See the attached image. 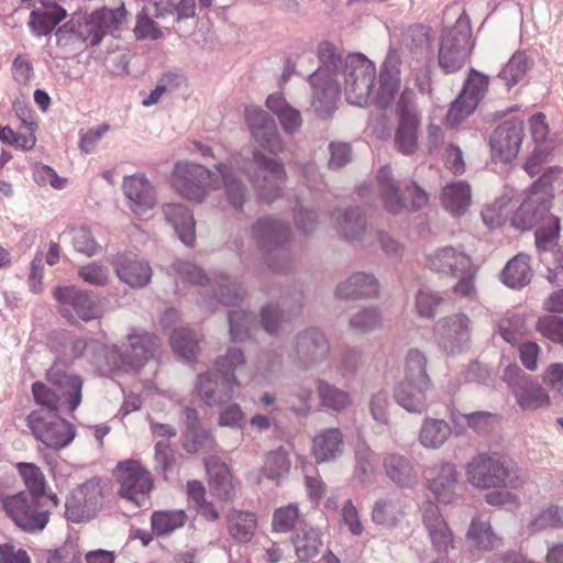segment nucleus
I'll return each mask as SVG.
<instances>
[{
  "label": "nucleus",
  "instance_id": "32",
  "mask_svg": "<svg viewBox=\"0 0 563 563\" xmlns=\"http://www.w3.org/2000/svg\"><path fill=\"white\" fill-rule=\"evenodd\" d=\"M213 283V296H202L198 302L200 307L212 310L218 303L236 306L243 300L244 289L240 282L232 280L224 273H216Z\"/></svg>",
  "mask_w": 563,
  "mask_h": 563
},
{
  "label": "nucleus",
  "instance_id": "63",
  "mask_svg": "<svg viewBox=\"0 0 563 563\" xmlns=\"http://www.w3.org/2000/svg\"><path fill=\"white\" fill-rule=\"evenodd\" d=\"M172 269L179 278L190 284L206 285L210 282V278L200 267L188 261H175Z\"/></svg>",
  "mask_w": 563,
  "mask_h": 563
},
{
  "label": "nucleus",
  "instance_id": "37",
  "mask_svg": "<svg viewBox=\"0 0 563 563\" xmlns=\"http://www.w3.org/2000/svg\"><path fill=\"white\" fill-rule=\"evenodd\" d=\"M343 434L339 428H328L314 435L312 454L317 463L331 462L343 453Z\"/></svg>",
  "mask_w": 563,
  "mask_h": 563
},
{
  "label": "nucleus",
  "instance_id": "27",
  "mask_svg": "<svg viewBox=\"0 0 563 563\" xmlns=\"http://www.w3.org/2000/svg\"><path fill=\"white\" fill-rule=\"evenodd\" d=\"M471 257L459 247H439L427 256L428 267L443 276L457 277L460 272H467Z\"/></svg>",
  "mask_w": 563,
  "mask_h": 563
},
{
  "label": "nucleus",
  "instance_id": "8",
  "mask_svg": "<svg viewBox=\"0 0 563 563\" xmlns=\"http://www.w3.org/2000/svg\"><path fill=\"white\" fill-rule=\"evenodd\" d=\"M340 74L344 79L346 101L361 108L369 104L376 79L375 64L361 53L342 55Z\"/></svg>",
  "mask_w": 563,
  "mask_h": 563
},
{
  "label": "nucleus",
  "instance_id": "16",
  "mask_svg": "<svg viewBox=\"0 0 563 563\" xmlns=\"http://www.w3.org/2000/svg\"><path fill=\"white\" fill-rule=\"evenodd\" d=\"M128 344L118 350L123 371L137 373L147 362L159 355L161 340L148 332L133 333L128 336Z\"/></svg>",
  "mask_w": 563,
  "mask_h": 563
},
{
  "label": "nucleus",
  "instance_id": "28",
  "mask_svg": "<svg viewBox=\"0 0 563 563\" xmlns=\"http://www.w3.org/2000/svg\"><path fill=\"white\" fill-rule=\"evenodd\" d=\"M457 472L454 464L441 462L428 472V488L442 504H451L455 497Z\"/></svg>",
  "mask_w": 563,
  "mask_h": 563
},
{
  "label": "nucleus",
  "instance_id": "24",
  "mask_svg": "<svg viewBox=\"0 0 563 563\" xmlns=\"http://www.w3.org/2000/svg\"><path fill=\"white\" fill-rule=\"evenodd\" d=\"M122 189L129 208L137 216L147 213L156 205V190L143 173L125 176Z\"/></svg>",
  "mask_w": 563,
  "mask_h": 563
},
{
  "label": "nucleus",
  "instance_id": "4",
  "mask_svg": "<svg viewBox=\"0 0 563 563\" xmlns=\"http://www.w3.org/2000/svg\"><path fill=\"white\" fill-rule=\"evenodd\" d=\"M250 233L263 251L269 271L285 274L294 268L295 257L290 249L292 234L288 223L273 216L261 217L252 224Z\"/></svg>",
  "mask_w": 563,
  "mask_h": 563
},
{
  "label": "nucleus",
  "instance_id": "25",
  "mask_svg": "<svg viewBox=\"0 0 563 563\" xmlns=\"http://www.w3.org/2000/svg\"><path fill=\"white\" fill-rule=\"evenodd\" d=\"M88 33L91 36V46H97L101 43L106 34L114 35L120 31L126 22V10L124 4L118 8H101L93 11L87 19Z\"/></svg>",
  "mask_w": 563,
  "mask_h": 563
},
{
  "label": "nucleus",
  "instance_id": "21",
  "mask_svg": "<svg viewBox=\"0 0 563 563\" xmlns=\"http://www.w3.org/2000/svg\"><path fill=\"white\" fill-rule=\"evenodd\" d=\"M523 139V124L518 120H508L499 124L489 137L494 157L501 162H511L518 154Z\"/></svg>",
  "mask_w": 563,
  "mask_h": 563
},
{
  "label": "nucleus",
  "instance_id": "57",
  "mask_svg": "<svg viewBox=\"0 0 563 563\" xmlns=\"http://www.w3.org/2000/svg\"><path fill=\"white\" fill-rule=\"evenodd\" d=\"M487 88L488 77L475 69H471L461 95L468 99L473 107H477L479 101L485 97Z\"/></svg>",
  "mask_w": 563,
  "mask_h": 563
},
{
  "label": "nucleus",
  "instance_id": "39",
  "mask_svg": "<svg viewBox=\"0 0 563 563\" xmlns=\"http://www.w3.org/2000/svg\"><path fill=\"white\" fill-rule=\"evenodd\" d=\"M452 433L451 426L443 419L427 417L422 420L418 440L426 449H440Z\"/></svg>",
  "mask_w": 563,
  "mask_h": 563
},
{
  "label": "nucleus",
  "instance_id": "1",
  "mask_svg": "<svg viewBox=\"0 0 563 563\" xmlns=\"http://www.w3.org/2000/svg\"><path fill=\"white\" fill-rule=\"evenodd\" d=\"M220 184L230 206L243 210V205L249 197L246 185L236 176V172L244 173L253 185L257 197L266 203H272L283 195V188L287 174L282 162L266 156L262 151L252 152V161L246 163L240 155H232L223 163L214 165Z\"/></svg>",
  "mask_w": 563,
  "mask_h": 563
},
{
  "label": "nucleus",
  "instance_id": "52",
  "mask_svg": "<svg viewBox=\"0 0 563 563\" xmlns=\"http://www.w3.org/2000/svg\"><path fill=\"white\" fill-rule=\"evenodd\" d=\"M294 547L300 561H311L319 554L322 547L320 532L313 528H303L294 538Z\"/></svg>",
  "mask_w": 563,
  "mask_h": 563
},
{
  "label": "nucleus",
  "instance_id": "41",
  "mask_svg": "<svg viewBox=\"0 0 563 563\" xmlns=\"http://www.w3.org/2000/svg\"><path fill=\"white\" fill-rule=\"evenodd\" d=\"M290 466L288 452L279 446L265 454L262 473L267 479L279 485L288 476Z\"/></svg>",
  "mask_w": 563,
  "mask_h": 563
},
{
  "label": "nucleus",
  "instance_id": "7",
  "mask_svg": "<svg viewBox=\"0 0 563 563\" xmlns=\"http://www.w3.org/2000/svg\"><path fill=\"white\" fill-rule=\"evenodd\" d=\"M466 476L473 486L481 488H517L522 483L515 463L497 453L474 456L466 465Z\"/></svg>",
  "mask_w": 563,
  "mask_h": 563
},
{
  "label": "nucleus",
  "instance_id": "18",
  "mask_svg": "<svg viewBox=\"0 0 563 563\" xmlns=\"http://www.w3.org/2000/svg\"><path fill=\"white\" fill-rule=\"evenodd\" d=\"M102 501L98 481L89 479L71 490L65 501V517L73 522H82L92 518Z\"/></svg>",
  "mask_w": 563,
  "mask_h": 563
},
{
  "label": "nucleus",
  "instance_id": "2",
  "mask_svg": "<svg viewBox=\"0 0 563 563\" xmlns=\"http://www.w3.org/2000/svg\"><path fill=\"white\" fill-rule=\"evenodd\" d=\"M561 169L553 167L544 172L527 190L526 198L511 217V225L520 231L537 227L536 247L539 255H547L558 245L560 220L549 213L553 200V183Z\"/></svg>",
  "mask_w": 563,
  "mask_h": 563
},
{
  "label": "nucleus",
  "instance_id": "5",
  "mask_svg": "<svg viewBox=\"0 0 563 563\" xmlns=\"http://www.w3.org/2000/svg\"><path fill=\"white\" fill-rule=\"evenodd\" d=\"M58 504L56 494L33 496L24 493L5 495L0 492V506L5 516L16 528L30 534L40 533L47 527L52 511Z\"/></svg>",
  "mask_w": 563,
  "mask_h": 563
},
{
  "label": "nucleus",
  "instance_id": "6",
  "mask_svg": "<svg viewBox=\"0 0 563 563\" xmlns=\"http://www.w3.org/2000/svg\"><path fill=\"white\" fill-rule=\"evenodd\" d=\"M318 58L320 66L309 76L312 87L311 106L319 118L328 119L336 110L340 96L338 77L342 55L335 53L332 44L322 42L318 47Z\"/></svg>",
  "mask_w": 563,
  "mask_h": 563
},
{
  "label": "nucleus",
  "instance_id": "11",
  "mask_svg": "<svg viewBox=\"0 0 563 563\" xmlns=\"http://www.w3.org/2000/svg\"><path fill=\"white\" fill-rule=\"evenodd\" d=\"M172 185L184 198L200 202L211 190L220 187V179L219 175L200 164L178 162L173 170Z\"/></svg>",
  "mask_w": 563,
  "mask_h": 563
},
{
  "label": "nucleus",
  "instance_id": "43",
  "mask_svg": "<svg viewBox=\"0 0 563 563\" xmlns=\"http://www.w3.org/2000/svg\"><path fill=\"white\" fill-rule=\"evenodd\" d=\"M257 528L253 512L233 510L228 516V529L231 537L239 543L250 542Z\"/></svg>",
  "mask_w": 563,
  "mask_h": 563
},
{
  "label": "nucleus",
  "instance_id": "60",
  "mask_svg": "<svg viewBox=\"0 0 563 563\" xmlns=\"http://www.w3.org/2000/svg\"><path fill=\"white\" fill-rule=\"evenodd\" d=\"M399 77L379 74V87L376 91H373L371 103L376 104L380 109L387 108L395 98V93L399 88Z\"/></svg>",
  "mask_w": 563,
  "mask_h": 563
},
{
  "label": "nucleus",
  "instance_id": "62",
  "mask_svg": "<svg viewBox=\"0 0 563 563\" xmlns=\"http://www.w3.org/2000/svg\"><path fill=\"white\" fill-rule=\"evenodd\" d=\"M32 394L35 402L42 407L41 409L52 410L56 413L63 409L56 388L52 389L42 382H35L32 384Z\"/></svg>",
  "mask_w": 563,
  "mask_h": 563
},
{
  "label": "nucleus",
  "instance_id": "22",
  "mask_svg": "<svg viewBox=\"0 0 563 563\" xmlns=\"http://www.w3.org/2000/svg\"><path fill=\"white\" fill-rule=\"evenodd\" d=\"M420 510L432 549L439 554H448L450 550L454 549V538L439 507L432 501H426Z\"/></svg>",
  "mask_w": 563,
  "mask_h": 563
},
{
  "label": "nucleus",
  "instance_id": "53",
  "mask_svg": "<svg viewBox=\"0 0 563 563\" xmlns=\"http://www.w3.org/2000/svg\"><path fill=\"white\" fill-rule=\"evenodd\" d=\"M420 120H400L395 132V146L404 155H411L418 148Z\"/></svg>",
  "mask_w": 563,
  "mask_h": 563
},
{
  "label": "nucleus",
  "instance_id": "26",
  "mask_svg": "<svg viewBox=\"0 0 563 563\" xmlns=\"http://www.w3.org/2000/svg\"><path fill=\"white\" fill-rule=\"evenodd\" d=\"M119 279L133 288L146 286L152 278L150 264L133 253H120L112 260Z\"/></svg>",
  "mask_w": 563,
  "mask_h": 563
},
{
  "label": "nucleus",
  "instance_id": "33",
  "mask_svg": "<svg viewBox=\"0 0 563 563\" xmlns=\"http://www.w3.org/2000/svg\"><path fill=\"white\" fill-rule=\"evenodd\" d=\"M432 385L401 380L394 389V398L398 406L410 413L421 415L428 409V393Z\"/></svg>",
  "mask_w": 563,
  "mask_h": 563
},
{
  "label": "nucleus",
  "instance_id": "35",
  "mask_svg": "<svg viewBox=\"0 0 563 563\" xmlns=\"http://www.w3.org/2000/svg\"><path fill=\"white\" fill-rule=\"evenodd\" d=\"M163 212L178 239L185 245L192 246L196 242V222L192 212L180 203H166L163 207Z\"/></svg>",
  "mask_w": 563,
  "mask_h": 563
},
{
  "label": "nucleus",
  "instance_id": "55",
  "mask_svg": "<svg viewBox=\"0 0 563 563\" xmlns=\"http://www.w3.org/2000/svg\"><path fill=\"white\" fill-rule=\"evenodd\" d=\"M498 332L509 344H518L522 336L528 333V325L525 317L521 314L504 317L498 322Z\"/></svg>",
  "mask_w": 563,
  "mask_h": 563
},
{
  "label": "nucleus",
  "instance_id": "51",
  "mask_svg": "<svg viewBox=\"0 0 563 563\" xmlns=\"http://www.w3.org/2000/svg\"><path fill=\"white\" fill-rule=\"evenodd\" d=\"M427 356L418 349H410L405 356V376L402 380L432 385L427 373Z\"/></svg>",
  "mask_w": 563,
  "mask_h": 563
},
{
  "label": "nucleus",
  "instance_id": "36",
  "mask_svg": "<svg viewBox=\"0 0 563 563\" xmlns=\"http://www.w3.org/2000/svg\"><path fill=\"white\" fill-rule=\"evenodd\" d=\"M383 468L386 476L400 488L412 487L418 481L413 463L402 454H386L383 459Z\"/></svg>",
  "mask_w": 563,
  "mask_h": 563
},
{
  "label": "nucleus",
  "instance_id": "50",
  "mask_svg": "<svg viewBox=\"0 0 563 563\" xmlns=\"http://www.w3.org/2000/svg\"><path fill=\"white\" fill-rule=\"evenodd\" d=\"M170 345L177 355L187 361H192L199 351V339L194 330L178 328L170 335Z\"/></svg>",
  "mask_w": 563,
  "mask_h": 563
},
{
  "label": "nucleus",
  "instance_id": "23",
  "mask_svg": "<svg viewBox=\"0 0 563 563\" xmlns=\"http://www.w3.org/2000/svg\"><path fill=\"white\" fill-rule=\"evenodd\" d=\"M48 383L56 388L63 409L74 412L81 402L84 382L80 376L68 374L58 363L46 372Z\"/></svg>",
  "mask_w": 563,
  "mask_h": 563
},
{
  "label": "nucleus",
  "instance_id": "47",
  "mask_svg": "<svg viewBox=\"0 0 563 563\" xmlns=\"http://www.w3.org/2000/svg\"><path fill=\"white\" fill-rule=\"evenodd\" d=\"M466 537L481 551H490L500 544V539L494 533L490 523L481 518H473Z\"/></svg>",
  "mask_w": 563,
  "mask_h": 563
},
{
  "label": "nucleus",
  "instance_id": "19",
  "mask_svg": "<svg viewBox=\"0 0 563 563\" xmlns=\"http://www.w3.org/2000/svg\"><path fill=\"white\" fill-rule=\"evenodd\" d=\"M245 121L256 143L267 152L277 155L283 153L285 144L278 132L275 119L257 107L245 108Z\"/></svg>",
  "mask_w": 563,
  "mask_h": 563
},
{
  "label": "nucleus",
  "instance_id": "30",
  "mask_svg": "<svg viewBox=\"0 0 563 563\" xmlns=\"http://www.w3.org/2000/svg\"><path fill=\"white\" fill-rule=\"evenodd\" d=\"M379 282L367 272H355L335 287V296L341 299H371L379 295Z\"/></svg>",
  "mask_w": 563,
  "mask_h": 563
},
{
  "label": "nucleus",
  "instance_id": "42",
  "mask_svg": "<svg viewBox=\"0 0 563 563\" xmlns=\"http://www.w3.org/2000/svg\"><path fill=\"white\" fill-rule=\"evenodd\" d=\"M317 390L320 399V405L327 411L342 412L352 402L351 396L346 390H343L334 385H331L324 379H317Z\"/></svg>",
  "mask_w": 563,
  "mask_h": 563
},
{
  "label": "nucleus",
  "instance_id": "44",
  "mask_svg": "<svg viewBox=\"0 0 563 563\" xmlns=\"http://www.w3.org/2000/svg\"><path fill=\"white\" fill-rule=\"evenodd\" d=\"M55 36L59 47L67 51H79L87 44L91 45L92 35H90V32L88 33L87 22L85 21L84 24H79L77 27L65 23L56 30Z\"/></svg>",
  "mask_w": 563,
  "mask_h": 563
},
{
  "label": "nucleus",
  "instance_id": "45",
  "mask_svg": "<svg viewBox=\"0 0 563 563\" xmlns=\"http://www.w3.org/2000/svg\"><path fill=\"white\" fill-rule=\"evenodd\" d=\"M88 343L79 336L67 331L56 334L54 349L57 353L58 364H67L82 355Z\"/></svg>",
  "mask_w": 563,
  "mask_h": 563
},
{
  "label": "nucleus",
  "instance_id": "10",
  "mask_svg": "<svg viewBox=\"0 0 563 563\" xmlns=\"http://www.w3.org/2000/svg\"><path fill=\"white\" fill-rule=\"evenodd\" d=\"M377 183L385 209L390 213L404 210H418L427 206L429 196L415 181H396L389 166L377 173Z\"/></svg>",
  "mask_w": 563,
  "mask_h": 563
},
{
  "label": "nucleus",
  "instance_id": "46",
  "mask_svg": "<svg viewBox=\"0 0 563 563\" xmlns=\"http://www.w3.org/2000/svg\"><path fill=\"white\" fill-rule=\"evenodd\" d=\"M229 334L233 342H244L252 338L256 328L255 314L247 310H233L228 313Z\"/></svg>",
  "mask_w": 563,
  "mask_h": 563
},
{
  "label": "nucleus",
  "instance_id": "12",
  "mask_svg": "<svg viewBox=\"0 0 563 563\" xmlns=\"http://www.w3.org/2000/svg\"><path fill=\"white\" fill-rule=\"evenodd\" d=\"M34 437L47 448H66L75 438L74 427L52 410H33L26 418Z\"/></svg>",
  "mask_w": 563,
  "mask_h": 563
},
{
  "label": "nucleus",
  "instance_id": "38",
  "mask_svg": "<svg viewBox=\"0 0 563 563\" xmlns=\"http://www.w3.org/2000/svg\"><path fill=\"white\" fill-rule=\"evenodd\" d=\"M472 202L470 185L463 180L446 184L441 191V203L453 217L464 214Z\"/></svg>",
  "mask_w": 563,
  "mask_h": 563
},
{
  "label": "nucleus",
  "instance_id": "15",
  "mask_svg": "<svg viewBox=\"0 0 563 563\" xmlns=\"http://www.w3.org/2000/svg\"><path fill=\"white\" fill-rule=\"evenodd\" d=\"M503 379L511 389L521 409H538L550 405V397L544 388L518 365L507 366Z\"/></svg>",
  "mask_w": 563,
  "mask_h": 563
},
{
  "label": "nucleus",
  "instance_id": "13",
  "mask_svg": "<svg viewBox=\"0 0 563 563\" xmlns=\"http://www.w3.org/2000/svg\"><path fill=\"white\" fill-rule=\"evenodd\" d=\"M115 476L120 484L121 498L137 508L147 505L148 495L153 489V477L140 462L135 460L120 462L117 465Z\"/></svg>",
  "mask_w": 563,
  "mask_h": 563
},
{
  "label": "nucleus",
  "instance_id": "14",
  "mask_svg": "<svg viewBox=\"0 0 563 563\" xmlns=\"http://www.w3.org/2000/svg\"><path fill=\"white\" fill-rule=\"evenodd\" d=\"M53 297L60 314L70 323L76 322V318L88 322L98 316L97 299L91 291L74 285L57 286L53 290Z\"/></svg>",
  "mask_w": 563,
  "mask_h": 563
},
{
  "label": "nucleus",
  "instance_id": "54",
  "mask_svg": "<svg viewBox=\"0 0 563 563\" xmlns=\"http://www.w3.org/2000/svg\"><path fill=\"white\" fill-rule=\"evenodd\" d=\"M16 470L26 487V490L22 493L32 494L33 496L49 495L45 493V476L37 465L34 463L20 462L16 464Z\"/></svg>",
  "mask_w": 563,
  "mask_h": 563
},
{
  "label": "nucleus",
  "instance_id": "49",
  "mask_svg": "<svg viewBox=\"0 0 563 563\" xmlns=\"http://www.w3.org/2000/svg\"><path fill=\"white\" fill-rule=\"evenodd\" d=\"M531 66V60L525 52H516L508 63L498 74V78L504 81L506 88L510 90L514 86L521 82Z\"/></svg>",
  "mask_w": 563,
  "mask_h": 563
},
{
  "label": "nucleus",
  "instance_id": "29",
  "mask_svg": "<svg viewBox=\"0 0 563 563\" xmlns=\"http://www.w3.org/2000/svg\"><path fill=\"white\" fill-rule=\"evenodd\" d=\"M407 497L400 493H388L378 498L372 508V520L387 529L397 527L406 515Z\"/></svg>",
  "mask_w": 563,
  "mask_h": 563
},
{
  "label": "nucleus",
  "instance_id": "17",
  "mask_svg": "<svg viewBox=\"0 0 563 563\" xmlns=\"http://www.w3.org/2000/svg\"><path fill=\"white\" fill-rule=\"evenodd\" d=\"M470 323L468 317L464 313L440 319L434 327V339L439 347L449 355L465 351L471 336Z\"/></svg>",
  "mask_w": 563,
  "mask_h": 563
},
{
  "label": "nucleus",
  "instance_id": "20",
  "mask_svg": "<svg viewBox=\"0 0 563 563\" xmlns=\"http://www.w3.org/2000/svg\"><path fill=\"white\" fill-rule=\"evenodd\" d=\"M294 351L298 364L310 368L328 358L330 343L320 329L308 328L296 335Z\"/></svg>",
  "mask_w": 563,
  "mask_h": 563
},
{
  "label": "nucleus",
  "instance_id": "9",
  "mask_svg": "<svg viewBox=\"0 0 563 563\" xmlns=\"http://www.w3.org/2000/svg\"><path fill=\"white\" fill-rule=\"evenodd\" d=\"M475 45L471 21L463 12L454 25L442 31L439 48V65L446 73L460 70L468 59Z\"/></svg>",
  "mask_w": 563,
  "mask_h": 563
},
{
  "label": "nucleus",
  "instance_id": "58",
  "mask_svg": "<svg viewBox=\"0 0 563 563\" xmlns=\"http://www.w3.org/2000/svg\"><path fill=\"white\" fill-rule=\"evenodd\" d=\"M382 324V314L376 307H366L354 313L350 319V328L367 333L378 329Z\"/></svg>",
  "mask_w": 563,
  "mask_h": 563
},
{
  "label": "nucleus",
  "instance_id": "40",
  "mask_svg": "<svg viewBox=\"0 0 563 563\" xmlns=\"http://www.w3.org/2000/svg\"><path fill=\"white\" fill-rule=\"evenodd\" d=\"M532 277L529 265V256L518 254L511 258L501 272V282L510 288H522L528 285Z\"/></svg>",
  "mask_w": 563,
  "mask_h": 563
},
{
  "label": "nucleus",
  "instance_id": "31",
  "mask_svg": "<svg viewBox=\"0 0 563 563\" xmlns=\"http://www.w3.org/2000/svg\"><path fill=\"white\" fill-rule=\"evenodd\" d=\"M331 220L340 236L347 242H360L365 236L366 220L358 207L335 208Z\"/></svg>",
  "mask_w": 563,
  "mask_h": 563
},
{
  "label": "nucleus",
  "instance_id": "59",
  "mask_svg": "<svg viewBox=\"0 0 563 563\" xmlns=\"http://www.w3.org/2000/svg\"><path fill=\"white\" fill-rule=\"evenodd\" d=\"M283 356L277 351L263 352L256 363V373L265 380L271 382L282 372Z\"/></svg>",
  "mask_w": 563,
  "mask_h": 563
},
{
  "label": "nucleus",
  "instance_id": "61",
  "mask_svg": "<svg viewBox=\"0 0 563 563\" xmlns=\"http://www.w3.org/2000/svg\"><path fill=\"white\" fill-rule=\"evenodd\" d=\"M444 302L443 297L433 290L421 289L416 295V309L419 316L432 318Z\"/></svg>",
  "mask_w": 563,
  "mask_h": 563
},
{
  "label": "nucleus",
  "instance_id": "3",
  "mask_svg": "<svg viewBox=\"0 0 563 563\" xmlns=\"http://www.w3.org/2000/svg\"><path fill=\"white\" fill-rule=\"evenodd\" d=\"M245 364V355L239 347H229L216 358L213 369L199 374L195 388L207 407H222L234 396L241 385L236 371Z\"/></svg>",
  "mask_w": 563,
  "mask_h": 563
},
{
  "label": "nucleus",
  "instance_id": "34",
  "mask_svg": "<svg viewBox=\"0 0 563 563\" xmlns=\"http://www.w3.org/2000/svg\"><path fill=\"white\" fill-rule=\"evenodd\" d=\"M67 16V11L55 2H44L30 13L27 25L35 37H43L53 32L56 25Z\"/></svg>",
  "mask_w": 563,
  "mask_h": 563
},
{
  "label": "nucleus",
  "instance_id": "48",
  "mask_svg": "<svg viewBox=\"0 0 563 563\" xmlns=\"http://www.w3.org/2000/svg\"><path fill=\"white\" fill-rule=\"evenodd\" d=\"M187 514L183 509L157 510L152 514L151 525L157 537L168 536L185 526Z\"/></svg>",
  "mask_w": 563,
  "mask_h": 563
},
{
  "label": "nucleus",
  "instance_id": "56",
  "mask_svg": "<svg viewBox=\"0 0 563 563\" xmlns=\"http://www.w3.org/2000/svg\"><path fill=\"white\" fill-rule=\"evenodd\" d=\"M563 528V508L552 505L542 510L529 525L532 533Z\"/></svg>",
  "mask_w": 563,
  "mask_h": 563
},
{
  "label": "nucleus",
  "instance_id": "64",
  "mask_svg": "<svg viewBox=\"0 0 563 563\" xmlns=\"http://www.w3.org/2000/svg\"><path fill=\"white\" fill-rule=\"evenodd\" d=\"M536 329L552 342L563 344V317L543 316L537 321Z\"/></svg>",
  "mask_w": 563,
  "mask_h": 563
}]
</instances>
